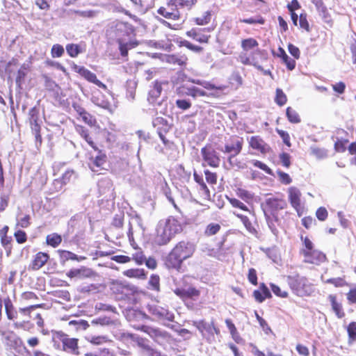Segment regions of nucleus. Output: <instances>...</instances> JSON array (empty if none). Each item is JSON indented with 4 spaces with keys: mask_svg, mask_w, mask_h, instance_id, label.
<instances>
[{
    "mask_svg": "<svg viewBox=\"0 0 356 356\" xmlns=\"http://www.w3.org/2000/svg\"><path fill=\"white\" fill-rule=\"evenodd\" d=\"M119 45V50L122 56H127L128 51L138 46L135 38L134 29L127 22H118L111 27Z\"/></svg>",
    "mask_w": 356,
    "mask_h": 356,
    "instance_id": "1",
    "label": "nucleus"
},
{
    "mask_svg": "<svg viewBox=\"0 0 356 356\" xmlns=\"http://www.w3.org/2000/svg\"><path fill=\"white\" fill-rule=\"evenodd\" d=\"M195 251L194 243L187 241H179L166 257L165 265L169 269L181 271L183 261L191 258Z\"/></svg>",
    "mask_w": 356,
    "mask_h": 356,
    "instance_id": "2",
    "label": "nucleus"
},
{
    "mask_svg": "<svg viewBox=\"0 0 356 356\" xmlns=\"http://www.w3.org/2000/svg\"><path fill=\"white\" fill-rule=\"evenodd\" d=\"M182 231L181 223L173 216L159 221L156 227L154 243L158 245L168 244L176 234Z\"/></svg>",
    "mask_w": 356,
    "mask_h": 356,
    "instance_id": "3",
    "label": "nucleus"
},
{
    "mask_svg": "<svg viewBox=\"0 0 356 356\" xmlns=\"http://www.w3.org/2000/svg\"><path fill=\"white\" fill-rule=\"evenodd\" d=\"M286 281L293 293L298 296H309L314 291V285L305 277L289 275Z\"/></svg>",
    "mask_w": 356,
    "mask_h": 356,
    "instance_id": "4",
    "label": "nucleus"
},
{
    "mask_svg": "<svg viewBox=\"0 0 356 356\" xmlns=\"http://www.w3.org/2000/svg\"><path fill=\"white\" fill-rule=\"evenodd\" d=\"M141 330L147 333L151 338L160 344L170 343L172 340V337L170 334L159 328L143 326Z\"/></svg>",
    "mask_w": 356,
    "mask_h": 356,
    "instance_id": "5",
    "label": "nucleus"
},
{
    "mask_svg": "<svg viewBox=\"0 0 356 356\" xmlns=\"http://www.w3.org/2000/svg\"><path fill=\"white\" fill-rule=\"evenodd\" d=\"M147 309L150 314L159 320H166L168 321H172L174 320V314L172 312L156 302L148 304Z\"/></svg>",
    "mask_w": 356,
    "mask_h": 356,
    "instance_id": "6",
    "label": "nucleus"
},
{
    "mask_svg": "<svg viewBox=\"0 0 356 356\" xmlns=\"http://www.w3.org/2000/svg\"><path fill=\"white\" fill-rule=\"evenodd\" d=\"M72 69L74 70V72L79 73L81 76L84 77L89 82H91V83L97 85L98 87L102 88L104 90L107 89L106 86L97 78V76L95 75V74L90 72L88 69L85 68L84 67L74 64Z\"/></svg>",
    "mask_w": 356,
    "mask_h": 356,
    "instance_id": "7",
    "label": "nucleus"
},
{
    "mask_svg": "<svg viewBox=\"0 0 356 356\" xmlns=\"http://www.w3.org/2000/svg\"><path fill=\"white\" fill-rule=\"evenodd\" d=\"M188 81L202 86L207 90H213V92L209 93V95L213 97H219L222 95V91L226 88V86L224 85L216 86L209 81L200 79H189Z\"/></svg>",
    "mask_w": 356,
    "mask_h": 356,
    "instance_id": "8",
    "label": "nucleus"
},
{
    "mask_svg": "<svg viewBox=\"0 0 356 356\" xmlns=\"http://www.w3.org/2000/svg\"><path fill=\"white\" fill-rule=\"evenodd\" d=\"M288 200L291 207L297 211L299 216L301 210L302 193L299 188L296 186H290L287 189Z\"/></svg>",
    "mask_w": 356,
    "mask_h": 356,
    "instance_id": "9",
    "label": "nucleus"
},
{
    "mask_svg": "<svg viewBox=\"0 0 356 356\" xmlns=\"http://www.w3.org/2000/svg\"><path fill=\"white\" fill-rule=\"evenodd\" d=\"M203 160L211 167L216 168L220 164V159L216 152L211 147H203L201 150Z\"/></svg>",
    "mask_w": 356,
    "mask_h": 356,
    "instance_id": "10",
    "label": "nucleus"
},
{
    "mask_svg": "<svg viewBox=\"0 0 356 356\" xmlns=\"http://www.w3.org/2000/svg\"><path fill=\"white\" fill-rule=\"evenodd\" d=\"M302 253L304 256V261L309 264L318 265L324 261L326 258L325 255L323 252L316 250H312L311 251L302 250Z\"/></svg>",
    "mask_w": 356,
    "mask_h": 356,
    "instance_id": "11",
    "label": "nucleus"
},
{
    "mask_svg": "<svg viewBox=\"0 0 356 356\" xmlns=\"http://www.w3.org/2000/svg\"><path fill=\"white\" fill-rule=\"evenodd\" d=\"M97 151L98 154L95 157H90L88 162L89 168L93 172H97L99 170L103 169V166L106 162V154L99 149Z\"/></svg>",
    "mask_w": 356,
    "mask_h": 356,
    "instance_id": "12",
    "label": "nucleus"
},
{
    "mask_svg": "<svg viewBox=\"0 0 356 356\" xmlns=\"http://www.w3.org/2000/svg\"><path fill=\"white\" fill-rule=\"evenodd\" d=\"M249 145L254 149L261 154H266L270 152V148L259 136H251L248 139Z\"/></svg>",
    "mask_w": 356,
    "mask_h": 356,
    "instance_id": "13",
    "label": "nucleus"
},
{
    "mask_svg": "<svg viewBox=\"0 0 356 356\" xmlns=\"http://www.w3.org/2000/svg\"><path fill=\"white\" fill-rule=\"evenodd\" d=\"M177 93L179 95H186L193 97L210 96L209 94H207L205 91L195 86L186 87L185 86H182L177 88Z\"/></svg>",
    "mask_w": 356,
    "mask_h": 356,
    "instance_id": "14",
    "label": "nucleus"
},
{
    "mask_svg": "<svg viewBox=\"0 0 356 356\" xmlns=\"http://www.w3.org/2000/svg\"><path fill=\"white\" fill-rule=\"evenodd\" d=\"M243 140L235 138L232 140L231 143H228L225 146V152L231 154V157L234 156L240 153L242 149Z\"/></svg>",
    "mask_w": 356,
    "mask_h": 356,
    "instance_id": "15",
    "label": "nucleus"
},
{
    "mask_svg": "<svg viewBox=\"0 0 356 356\" xmlns=\"http://www.w3.org/2000/svg\"><path fill=\"white\" fill-rule=\"evenodd\" d=\"M0 335L5 339L10 346H17L22 343V340L13 331H6L0 327Z\"/></svg>",
    "mask_w": 356,
    "mask_h": 356,
    "instance_id": "16",
    "label": "nucleus"
},
{
    "mask_svg": "<svg viewBox=\"0 0 356 356\" xmlns=\"http://www.w3.org/2000/svg\"><path fill=\"white\" fill-rule=\"evenodd\" d=\"M266 205L272 211H277L284 209L286 207V202L284 200L277 197H269L266 200Z\"/></svg>",
    "mask_w": 356,
    "mask_h": 356,
    "instance_id": "17",
    "label": "nucleus"
},
{
    "mask_svg": "<svg viewBox=\"0 0 356 356\" xmlns=\"http://www.w3.org/2000/svg\"><path fill=\"white\" fill-rule=\"evenodd\" d=\"M49 259V255L46 253L38 252L35 256L34 259L31 262L29 268L37 270L42 268Z\"/></svg>",
    "mask_w": 356,
    "mask_h": 356,
    "instance_id": "18",
    "label": "nucleus"
},
{
    "mask_svg": "<svg viewBox=\"0 0 356 356\" xmlns=\"http://www.w3.org/2000/svg\"><path fill=\"white\" fill-rule=\"evenodd\" d=\"M172 6L170 1L168 4L167 8L161 7L159 9L158 13L165 18L174 20L179 19L180 17L179 12L177 9L173 10L170 7Z\"/></svg>",
    "mask_w": 356,
    "mask_h": 356,
    "instance_id": "19",
    "label": "nucleus"
},
{
    "mask_svg": "<svg viewBox=\"0 0 356 356\" xmlns=\"http://www.w3.org/2000/svg\"><path fill=\"white\" fill-rule=\"evenodd\" d=\"M253 296L257 302H262L266 298H270L271 293L268 287L264 284H261L259 289L254 291Z\"/></svg>",
    "mask_w": 356,
    "mask_h": 356,
    "instance_id": "20",
    "label": "nucleus"
},
{
    "mask_svg": "<svg viewBox=\"0 0 356 356\" xmlns=\"http://www.w3.org/2000/svg\"><path fill=\"white\" fill-rule=\"evenodd\" d=\"M5 305V310L7 318L9 320L14 321L18 318V310H16L9 298H7L3 301Z\"/></svg>",
    "mask_w": 356,
    "mask_h": 356,
    "instance_id": "21",
    "label": "nucleus"
},
{
    "mask_svg": "<svg viewBox=\"0 0 356 356\" xmlns=\"http://www.w3.org/2000/svg\"><path fill=\"white\" fill-rule=\"evenodd\" d=\"M162 83L155 81L152 88L149 92L148 101L153 104L160 97L162 92Z\"/></svg>",
    "mask_w": 356,
    "mask_h": 356,
    "instance_id": "22",
    "label": "nucleus"
},
{
    "mask_svg": "<svg viewBox=\"0 0 356 356\" xmlns=\"http://www.w3.org/2000/svg\"><path fill=\"white\" fill-rule=\"evenodd\" d=\"M63 349L70 353L78 355V342L77 339L74 338H65L63 339Z\"/></svg>",
    "mask_w": 356,
    "mask_h": 356,
    "instance_id": "23",
    "label": "nucleus"
},
{
    "mask_svg": "<svg viewBox=\"0 0 356 356\" xmlns=\"http://www.w3.org/2000/svg\"><path fill=\"white\" fill-rule=\"evenodd\" d=\"M123 275L130 278H137L144 280L146 278V274L143 269L134 268L124 270Z\"/></svg>",
    "mask_w": 356,
    "mask_h": 356,
    "instance_id": "24",
    "label": "nucleus"
},
{
    "mask_svg": "<svg viewBox=\"0 0 356 356\" xmlns=\"http://www.w3.org/2000/svg\"><path fill=\"white\" fill-rule=\"evenodd\" d=\"M187 35L192 38L195 40L200 43H207L209 41V35L202 34L195 29H191L186 33Z\"/></svg>",
    "mask_w": 356,
    "mask_h": 356,
    "instance_id": "25",
    "label": "nucleus"
},
{
    "mask_svg": "<svg viewBox=\"0 0 356 356\" xmlns=\"http://www.w3.org/2000/svg\"><path fill=\"white\" fill-rule=\"evenodd\" d=\"M197 2V0H170L172 6L176 8L191 9Z\"/></svg>",
    "mask_w": 356,
    "mask_h": 356,
    "instance_id": "26",
    "label": "nucleus"
},
{
    "mask_svg": "<svg viewBox=\"0 0 356 356\" xmlns=\"http://www.w3.org/2000/svg\"><path fill=\"white\" fill-rule=\"evenodd\" d=\"M58 253L60 254V257L62 261L65 262L67 260H77L81 261L85 259L84 257H80L79 258L74 253L67 251V250H59Z\"/></svg>",
    "mask_w": 356,
    "mask_h": 356,
    "instance_id": "27",
    "label": "nucleus"
},
{
    "mask_svg": "<svg viewBox=\"0 0 356 356\" xmlns=\"http://www.w3.org/2000/svg\"><path fill=\"white\" fill-rule=\"evenodd\" d=\"M329 299L332 304V308L333 311L335 312L336 315L339 318H342L344 316V313L342 310L341 305L337 302L336 297L333 295H330L329 296Z\"/></svg>",
    "mask_w": 356,
    "mask_h": 356,
    "instance_id": "28",
    "label": "nucleus"
},
{
    "mask_svg": "<svg viewBox=\"0 0 356 356\" xmlns=\"http://www.w3.org/2000/svg\"><path fill=\"white\" fill-rule=\"evenodd\" d=\"M46 241L49 245H51L53 248H56L60 244L62 237L56 233H53L47 236Z\"/></svg>",
    "mask_w": 356,
    "mask_h": 356,
    "instance_id": "29",
    "label": "nucleus"
},
{
    "mask_svg": "<svg viewBox=\"0 0 356 356\" xmlns=\"http://www.w3.org/2000/svg\"><path fill=\"white\" fill-rule=\"evenodd\" d=\"M311 154L314 156L317 159H324L327 157L328 151L325 148L312 146L310 148Z\"/></svg>",
    "mask_w": 356,
    "mask_h": 356,
    "instance_id": "30",
    "label": "nucleus"
},
{
    "mask_svg": "<svg viewBox=\"0 0 356 356\" xmlns=\"http://www.w3.org/2000/svg\"><path fill=\"white\" fill-rule=\"evenodd\" d=\"M92 102L97 106L106 109L110 110L111 104L108 101L105 99L102 95L99 96H92Z\"/></svg>",
    "mask_w": 356,
    "mask_h": 356,
    "instance_id": "31",
    "label": "nucleus"
},
{
    "mask_svg": "<svg viewBox=\"0 0 356 356\" xmlns=\"http://www.w3.org/2000/svg\"><path fill=\"white\" fill-rule=\"evenodd\" d=\"M258 45L259 44L257 41L252 38H247L241 41V47L245 51L253 49L254 48L257 47Z\"/></svg>",
    "mask_w": 356,
    "mask_h": 356,
    "instance_id": "32",
    "label": "nucleus"
},
{
    "mask_svg": "<svg viewBox=\"0 0 356 356\" xmlns=\"http://www.w3.org/2000/svg\"><path fill=\"white\" fill-rule=\"evenodd\" d=\"M211 19V11L207 10V11L204 12L201 16L194 18V22L197 25H206L210 22Z\"/></svg>",
    "mask_w": 356,
    "mask_h": 356,
    "instance_id": "33",
    "label": "nucleus"
},
{
    "mask_svg": "<svg viewBox=\"0 0 356 356\" xmlns=\"http://www.w3.org/2000/svg\"><path fill=\"white\" fill-rule=\"evenodd\" d=\"M66 51L69 56L72 58L76 57L79 54L83 52L80 46L77 44H68L66 46Z\"/></svg>",
    "mask_w": 356,
    "mask_h": 356,
    "instance_id": "34",
    "label": "nucleus"
},
{
    "mask_svg": "<svg viewBox=\"0 0 356 356\" xmlns=\"http://www.w3.org/2000/svg\"><path fill=\"white\" fill-rule=\"evenodd\" d=\"M165 60L168 63L171 64H177L180 66L186 65L187 58L186 57H178L175 55L165 56Z\"/></svg>",
    "mask_w": 356,
    "mask_h": 356,
    "instance_id": "35",
    "label": "nucleus"
},
{
    "mask_svg": "<svg viewBox=\"0 0 356 356\" xmlns=\"http://www.w3.org/2000/svg\"><path fill=\"white\" fill-rule=\"evenodd\" d=\"M38 118H39V111L38 109L35 107L32 108L29 111V121L31 127V129H33V127H35V125L40 126L38 123Z\"/></svg>",
    "mask_w": 356,
    "mask_h": 356,
    "instance_id": "36",
    "label": "nucleus"
},
{
    "mask_svg": "<svg viewBox=\"0 0 356 356\" xmlns=\"http://www.w3.org/2000/svg\"><path fill=\"white\" fill-rule=\"evenodd\" d=\"M286 117L289 121L291 123H299L300 122V118L298 113L292 108L288 107L286 108Z\"/></svg>",
    "mask_w": 356,
    "mask_h": 356,
    "instance_id": "37",
    "label": "nucleus"
},
{
    "mask_svg": "<svg viewBox=\"0 0 356 356\" xmlns=\"http://www.w3.org/2000/svg\"><path fill=\"white\" fill-rule=\"evenodd\" d=\"M70 12L72 13L76 14L83 18H93L97 15V12L95 10H71Z\"/></svg>",
    "mask_w": 356,
    "mask_h": 356,
    "instance_id": "38",
    "label": "nucleus"
},
{
    "mask_svg": "<svg viewBox=\"0 0 356 356\" xmlns=\"http://www.w3.org/2000/svg\"><path fill=\"white\" fill-rule=\"evenodd\" d=\"M42 307V305H30L26 307H20L18 309V314H20L23 316H26L30 318L31 317V313L33 310H34L36 308Z\"/></svg>",
    "mask_w": 356,
    "mask_h": 356,
    "instance_id": "39",
    "label": "nucleus"
},
{
    "mask_svg": "<svg viewBox=\"0 0 356 356\" xmlns=\"http://www.w3.org/2000/svg\"><path fill=\"white\" fill-rule=\"evenodd\" d=\"M287 97L286 95L284 93L282 90L280 88H277L276 90V96L275 98V102L277 104L282 106L286 103Z\"/></svg>",
    "mask_w": 356,
    "mask_h": 356,
    "instance_id": "40",
    "label": "nucleus"
},
{
    "mask_svg": "<svg viewBox=\"0 0 356 356\" xmlns=\"http://www.w3.org/2000/svg\"><path fill=\"white\" fill-rule=\"evenodd\" d=\"M193 325L195 326L197 330L202 334L204 330L211 332L212 329L215 330L214 327H213L211 325L206 323L203 321H195L193 322Z\"/></svg>",
    "mask_w": 356,
    "mask_h": 356,
    "instance_id": "41",
    "label": "nucleus"
},
{
    "mask_svg": "<svg viewBox=\"0 0 356 356\" xmlns=\"http://www.w3.org/2000/svg\"><path fill=\"white\" fill-rule=\"evenodd\" d=\"M38 299V296L33 292L26 291L21 295L19 301L22 304H25L28 301L35 300Z\"/></svg>",
    "mask_w": 356,
    "mask_h": 356,
    "instance_id": "42",
    "label": "nucleus"
},
{
    "mask_svg": "<svg viewBox=\"0 0 356 356\" xmlns=\"http://www.w3.org/2000/svg\"><path fill=\"white\" fill-rule=\"evenodd\" d=\"M236 193L240 198L247 202L252 200L254 197V195L252 193L242 188H238Z\"/></svg>",
    "mask_w": 356,
    "mask_h": 356,
    "instance_id": "43",
    "label": "nucleus"
},
{
    "mask_svg": "<svg viewBox=\"0 0 356 356\" xmlns=\"http://www.w3.org/2000/svg\"><path fill=\"white\" fill-rule=\"evenodd\" d=\"M238 60L243 65H252L254 67V65L257 63L254 60V59H250L246 53H241L238 56Z\"/></svg>",
    "mask_w": 356,
    "mask_h": 356,
    "instance_id": "44",
    "label": "nucleus"
},
{
    "mask_svg": "<svg viewBox=\"0 0 356 356\" xmlns=\"http://www.w3.org/2000/svg\"><path fill=\"white\" fill-rule=\"evenodd\" d=\"M64 54V48L62 45L56 44H54L51 50V54L53 58H59L63 56Z\"/></svg>",
    "mask_w": 356,
    "mask_h": 356,
    "instance_id": "45",
    "label": "nucleus"
},
{
    "mask_svg": "<svg viewBox=\"0 0 356 356\" xmlns=\"http://www.w3.org/2000/svg\"><path fill=\"white\" fill-rule=\"evenodd\" d=\"M220 229V226L217 223H210L207 225L205 229V234L207 236H212L218 232Z\"/></svg>",
    "mask_w": 356,
    "mask_h": 356,
    "instance_id": "46",
    "label": "nucleus"
},
{
    "mask_svg": "<svg viewBox=\"0 0 356 356\" xmlns=\"http://www.w3.org/2000/svg\"><path fill=\"white\" fill-rule=\"evenodd\" d=\"M277 174L278 175L279 180L282 184L288 185L292 182V179L289 174L281 170H277Z\"/></svg>",
    "mask_w": 356,
    "mask_h": 356,
    "instance_id": "47",
    "label": "nucleus"
},
{
    "mask_svg": "<svg viewBox=\"0 0 356 356\" xmlns=\"http://www.w3.org/2000/svg\"><path fill=\"white\" fill-rule=\"evenodd\" d=\"M251 163L254 166L261 169L262 170H264L265 172H266L268 175H271L273 174L271 169L267 165H266L265 163H262L260 161L252 160V161H251Z\"/></svg>",
    "mask_w": 356,
    "mask_h": 356,
    "instance_id": "48",
    "label": "nucleus"
},
{
    "mask_svg": "<svg viewBox=\"0 0 356 356\" xmlns=\"http://www.w3.org/2000/svg\"><path fill=\"white\" fill-rule=\"evenodd\" d=\"M251 163L254 166L261 169L262 170H264L265 172H266L268 175H271L273 174L271 169L267 165H266L265 163H262L260 161L252 160V161H251Z\"/></svg>",
    "mask_w": 356,
    "mask_h": 356,
    "instance_id": "49",
    "label": "nucleus"
},
{
    "mask_svg": "<svg viewBox=\"0 0 356 356\" xmlns=\"http://www.w3.org/2000/svg\"><path fill=\"white\" fill-rule=\"evenodd\" d=\"M251 163L254 166L261 169L262 170H264L265 172H266L268 175H271L273 174L271 169L267 165H266L265 163H262L260 161L252 160V161H251Z\"/></svg>",
    "mask_w": 356,
    "mask_h": 356,
    "instance_id": "50",
    "label": "nucleus"
},
{
    "mask_svg": "<svg viewBox=\"0 0 356 356\" xmlns=\"http://www.w3.org/2000/svg\"><path fill=\"white\" fill-rule=\"evenodd\" d=\"M195 181L200 184V189L204 191L207 195L209 194V190L202 177L199 176L195 172L193 174Z\"/></svg>",
    "mask_w": 356,
    "mask_h": 356,
    "instance_id": "51",
    "label": "nucleus"
},
{
    "mask_svg": "<svg viewBox=\"0 0 356 356\" xmlns=\"http://www.w3.org/2000/svg\"><path fill=\"white\" fill-rule=\"evenodd\" d=\"M270 288L272 291L278 297L286 298L288 296L287 291L282 290L280 286L275 284H270Z\"/></svg>",
    "mask_w": 356,
    "mask_h": 356,
    "instance_id": "52",
    "label": "nucleus"
},
{
    "mask_svg": "<svg viewBox=\"0 0 356 356\" xmlns=\"http://www.w3.org/2000/svg\"><path fill=\"white\" fill-rule=\"evenodd\" d=\"M227 199H228L229 203L232 205V207L239 208L243 211L248 210V207L243 202L239 201L238 200H237L236 198H229V197H227Z\"/></svg>",
    "mask_w": 356,
    "mask_h": 356,
    "instance_id": "53",
    "label": "nucleus"
},
{
    "mask_svg": "<svg viewBox=\"0 0 356 356\" xmlns=\"http://www.w3.org/2000/svg\"><path fill=\"white\" fill-rule=\"evenodd\" d=\"M236 216L241 219V222L244 225L245 227L250 232H252L253 227L252 226V223L250 221L249 218L241 214H236Z\"/></svg>",
    "mask_w": 356,
    "mask_h": 356,
    "instance_id": "54",
    "label": "nucleus"
},
{
    "mask_svg": "<svg viewBox=\"0 0 356 356\" xmlns=\"http://www.w3.org/2000/svg\"><path fill=\"white\" fill-rule=\"evenodd\" d=\"M84 356H110V351L107 348L100 349L99 352H88Z\"/></svg>",
    "mask_w": 356,
    "mask_h": 356,
    "instance_id": "55",
    "label": "nucleus"
},
{
    "mask_svg": "<svg viewBox=\"0 0 356 356\" xmlns=\"http://www.w3.org/2000/svg\"><path fill=\"white\" fill-rule=\"evenodd\" d=\"M312 2L315 4L317 10L321 13L324 17H325V14L327 13V8L324 5L322 0H312Z\"/></svg>",
    "mask_w": 356,
    "mask_h": 356,
    "instance_id": "56",
    "label": "nucleus"
},
{
    "mask_svg": "<svg viewBox=\"0 0 356 356\" xmlns=\"http://www.w3.org/2000/svg\"><path fill=\"white\" fill-rule=\"evenodd\" d=\"M280 159L282 164L286 167L289 168L291 165V156L288 153L283 152L280 155Z\"/></svg>",
    "mask_w": 356,
    "mask_h": 356,
    "instance_id": "57",
    "label": "nucleus"
},
{
    "mask_svg": "<svg viewBox=\"0 0 356 356\" xmlns=\"http://www.w3.org/2000/svg\"><path fill=\"white\" fill-rule=\"evenodd\" d=\"M327 211L325 207H320L316 212L317 218L321 221H324L327 217Z\"/></svg>",
    "mask_w": 356,
    "mask_h": 356,
    "instance_id": "58",
    "label": "nucleus"
},
{
    "mask_svg": "<svg viewBox=\"0 0 356 356\" xmlns=\"http://www.w3.org/2000/svg\"><path fill=\"white\" fill-rule=\"evenodd\" d=\"M132 259L136 261L137 264L139 265L142 264L145 260V255L141 251H136L135 253H134Z\"/></svg>",
    "mask_w": 356,
    "mask_h": 356,
    "instance_id": "59",
    "label": "nucleus"
},
{
    "mask_svg": "<svg viewBox=\"0 0 356 356\" xmlns=\"http://www.w3.org/2000/svg\"><path fill=\"white\" fill-rule=\"evenodd\" d=\"M206 180L208 183L211 184H214L217 181V176L216 173L211 172L209 170H207L204 171Z\"/></svg>",
    "mask_w": 356,
    "mask_h": 356,
    "instance_id": "60",
    "label": "nucleus"
},
{
    "mask_svg": "<svg viewBox=\"0 0 356 356\" xmlns=\"http://www.w3.org/2000/svg\"><path fill=\"white\" fill-rule=\"evenodd\" d=\"M176 105L182 110H187L191 106V102L185 99H177L176 101Z\"/></svg>",
    "mask_w": 356,
    "mask_h": 356,
    "instance_id": "61",
    "label": "nucleus"
},
{
    "mask_svg": "<svg viewBox=\"0 0 356 356\" xmlns=\"http://www.w3.org/2000/svg\"><path fill=\"white\" fill-rule=\"evenodd\" d=\"M81 118L84 122L90 126H92L95 123V119L88 112L84 113Z\"/></svg>",
    "mask_w": 356,
    "mask_h": 356,
    "instance_id": "62",
    "label": "nucleus"
},
{
    "mask_svg": "<svg viewBox=\"0 0 356 356\" xmlns=\"http://www.w3.org/2000/svg\"><path fill=\"white\" fill-rule=\"evenodd\" d=\"M348 333L350 339H355L356 337V323L352 322L348 326Z\"/></svg>",
    "mask_w": 356,
    "mask_h": 356,
    "instance_id": "63",
    "label": "nucleus"
},
{
    "mask_svg": "<svg viewBox=\"0 0 356 356\" xmlns=\"http://www.w3.org/2000/svg\"><path fill=\"white\" fill-rule=\"evenodd\" d=\"M254 356H282L280 354H275L273 353H268L266 355L264 352L259 350L256 346H253V349L252 350Z\"/></svg>",
    "mask_w": 356,
    "mask_h": 356,
    "instance_id": "64",
    "label": "nucleus"
}]
</instances>
